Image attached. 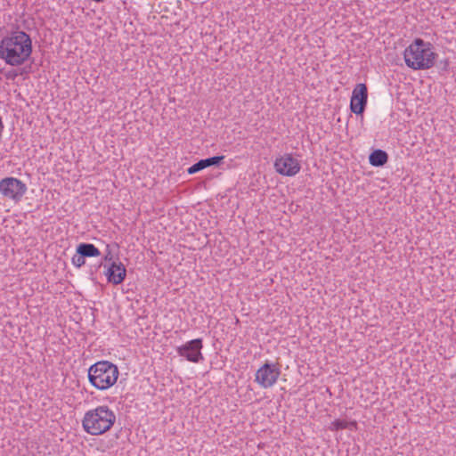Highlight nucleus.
I'll list each match as a JSON object with an SVG mask.
<instances>
[{"instance_id": "423d86ee", "label": "nucleus", "mask_w": 456, "mask_h": 456, "mask_svg": "<svg viewBox=\"0 0 456 456\" xmlns=\"http://www.w3.org/2000/svg\"><path fill=\"white\" fill-rule=\"evenodd\" d=\"M281 370L278 363L266 361L256 372L255 381L263 388L272 387L278 380Z\"/></svg>"}, {"instance_id": "ddd939ff", "label": "nucleus", "mask_w": 456, "mask_h": 456, "mask_svg": "<svg viewBox=\"0 0 456 456\" xmlns=\"http://www.w3.org/2000/svg\"><path fill=\"white\" fill-rule=\"evenodd\" d=\"M388 155L383 150H374L369 156L370 164L373 167H382L387 161Z\"/></svg>"}, {"instance_id": "9d476101", "label": "nucleus", "mask_w": 456, "mask_h": 456, "mask_svg": "<svg viewBox=\"0 0 456 456\" xmlns=\"http://www.w3.org/2000/svg\"><path fill=\"white\" fill-rule=\"evenodd\" d=\"M104 274L108 282L113 285H119L123 283L126 277V269L120 261H112V263L108 265Z\"/></svg>"}, {"instance_id": "9b49d317", "label": "nucleus", "mask_w": 456, "mask_h": 456, "mask_svg": "<svg viewBox=\"0 0 456 456\" xmlns=\"http://www.w3.org/2000/svg\"><path fill=\"white\" fill-rule=\"evenodd\" d=\"M224 159V155L202 159L188 167L187 173L193 175L209 167H219Z\"/></svg>"}, {"instance_id": "0eeeda50", "label": "nucleus", "mask_w": 456, "mask_h": 456, "mask_svg": "<svg viewBox=\"0 0 456 456\" xmlns=\"http://www.w3.org/2000/svg\"><path fill=\"white\" fill-rule=\"evenodd\" d=\"M202 348V338H195L178 346L176 352L179 356L184 357L188 362L198 363L204 360L201 353Z\"/></svg>"}, {"instance_id": "20e7f679", "label": "nucleus", "mask_w": 456, "mask_h": 456, "mask_svg": "<svg viewBox=\"0 0 456 456\" xmlns=\"http://www.w3.org/2000/svg\"><path fill=\"white\" fill-rule=\"evenodd\" d=\"M119 375L116 364L109 361H99L91 365L87 371L90 384L98 390H106L111 387Z\"/></svg>"}, {"instance_id": "f3484780", "label": "nucleus", "mask_w": 456, "mask_h": 456, "mask_svg": "<svg viewBox=\"0 0 456 456\" xmlns=\"http://www.w3.org/2000/svg\"><path fill=\"white\" fill-rule=\"evenodd\" d=\"M18 76L15 70H11L5 74L7 79H14Z\"/></svg>"}, {"instance_id": "a211bd4d", "label": "nucleus", "mask_w": 456, "mask_h": 456, "mask_svg": "<svg viewBox=\"0 0 456 456\" xmlns=\"http://www.w3.org/2000/svg\"><path fill=\"white\" fill-rule=\"evenodd\" d=\"M102 265V263L101 262L99 265H95L94 266V270H93V267H91V270H90V274L92 276V280H94V273L98 271L99 268H101V266Z\"/></svg>"}, {"instance_id": "f03ea898", "label": "nucleus", "mask_w": 456, "mask_h": 456, "mask_svg": "<svg viewBox=\"0 0 456 456\" xmlns=\"http://www.w3.org/2000/svg\"><path fill=\"white\" fill-rule=\"evenodd\" d=\"M436 53L429 43L418 38L403 52L406 65L413 69H426L435 63Z\"/></svg>"}, {"instance_id": "dca6fc26", "label": "nucleus", "mask_w": 456, "mask_h": 456, "mask_svg": "<svg viewBox=\"0 0 456 456\" xmlns=\"http://www.w3.org/2000/svg\"><path fill=\"white\" fill-rule=\"evenodd\" d=\"M71 263L77 267L80 268L86 264V257L81 253H77L72 256Z\"/></svg>"}, {"instance_id": "6e6552de", "label": "nucleus", "mask_w": 456, "mask_h": 456, "mask_svg": "<svg viewBox=\"0 0 456 456\" xmlns=\"http://www.w3.org/2000/svg\"><path fill=\"white\" fill-rule=\"evenodd\" d=\"M274 168L281 175L294 176L300 171L301 166L298 159H295L291 154H284L276 158Z\"/></svg>"}, {"instance_id": "f257e3e1", "label": "nucleus", "mask_w": 456, "mask_h": 456, "mask_svg": "<svg viewBox=\"0 0 456 456\" xmlns=\"http://www.w3.org/2000/svg\"><path fill=\"white\" fill-rule=\"evenodd\" d=\"M32 50L31 37L24 31H12L0 41V59L12 67L27 62L30 59Z\"/></svg>"}, {"instance_id": "1a4fd4ad", "label": "nucleus", "mask_w": 456, "mask_h": 456, "mask_svg": "<svg viewBox=\"0 0 456 456\" xmlns=\"http://www.w3.org/2000/svg\"><path fill=\"white\" fill-rule=\"evenodd\" d=\"M368 88L363 83L357 84L353 90L350 100V110L356 115H362L367 106Z\"/></svg>"}, {"instance_id": "f8f14e48", "label": "nucleus", "mask_w": 456, "mask_h": 456, "mask_svg": "<svg viewBox=\"0 0 456 456\" xmlns=\"http://www.w3.org/2000/svg\"><path fill=\"white\" fill-rule=\"evenodd\" d=\"M77 253H81L86 257H95L101 255V251L92 243L82 242L77 246Z\"/></svg>"}, {"instance_id": "2eb2a0df", "label": "nucleus", "mask_w": 456, "mask_h": 456, "mask_svg": "<svg viewBox=\"0 0 456 456\" xmlns=\"http://www.w3.org/2000/svg\"><path fill=\"white\" fill-rule=\"evenodd\" d=\"M115 248L117 250H118L119 246L118 243H114L112 246L108 244L106 246L105 255L103 256V260L108 263H112V261H118V258L117 260L114 259V255L112 253V248Z\"/></svg>"}, {"instance_id": "4468645a", "label": "nucleus", "mask_w": 456, "mask_h": 456, "mask_svg": "<svg viewBox=\"0 0 456 456\" xmlns=\"http://www.w3.org/2000/svg\"><path fill=\"white\" fill-rule=\"evenodd\" d=\"M356 428H357V422L354 420V421H346V419H338L331 422L330 429L338 431V430L348 428V429L352 430V429H355Z\"/></svg>"}, {"instance_id": "7ed1b4c3", "label": "nucleus", "mask_w": 456, "mask_h": 456, "mask_svg": "<svg viewBox=\"0 0 456 456\" xmlns=\"http://www.w3.org/2000/svg\"><path fill=\"white\" fill-rule=\"evenodd\" d=\"M116 421V415L108 406H98L85 413L82 420L84 429L90 435L99 436L109 431Z\"/></svg>"}, {"instance_id": "39448f33", "label": "nucleus", "mask_w": 456, "mask_h": 456, "mask_svg": "<svg viewBox=\"0 0 456 456\" xmlns=\"http://www.w3.org/2000/svg\"><path fill=\"white\" fill-rule=\"evenodd\" d=\"M27 191L26 183L18 178L8 176L0 181V193L15 203L22 200Z\"/></svg>"}, {"instance_id": "6ab92c4d", "label": "nucleus", "mask_w": 456, "mask_h": 456, "mask_svg": "<svg viewBox=\"0 0 456 456\" xmlns=\"http://www.w3.org/2000/svg\"><path fill=\"white\" fill-rule=\"evenodd\" d=\"M395 97L397 100L399 99V93H395Z\"/></svg>"}]
</instances>
